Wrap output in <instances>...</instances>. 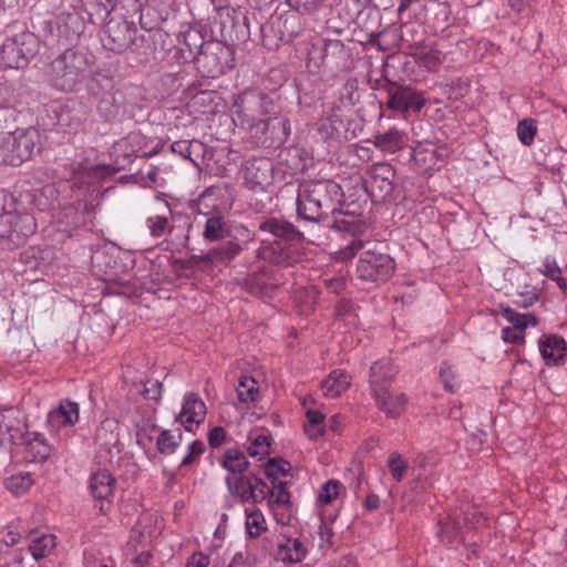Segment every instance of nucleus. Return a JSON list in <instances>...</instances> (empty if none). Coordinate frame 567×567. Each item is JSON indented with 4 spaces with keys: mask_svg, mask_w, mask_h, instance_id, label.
<instances>
[{
    "mask_svg": "<svg viewBox=\"0 0 567 567\" xmlns=\"http://www.w3.org/2000/svg\"><path fill=\"white\" fill-rule=\"evenodd\" d=\"M342 196L341 187L332 181H309L300 185L297 212L300 217L319 221L337 212Z\"/></svg>",
    "mask_w": 567,
    "mask_h": 567,
    "instance_id": "obj_1",
    "label": "nucleus"
},
{
    "mask_svg": "<svg viewBox=\"0 0 567 567\" xmlns=\"http://www.w3.org/2000/svg\"><path fill=\"white\" fill-rule=\"evenodd\" d=\"M89 66L85 52L69 48L48 64L44 75L55 90L73 92L83 81Z\"/></svg>",
    "mask_w": 567,
    "mask_h": 567,
    "instance_id": "obj_2",
    "label": "nucleus"
},
{
    "mask_svg": "<svg viewBox=\"0 0 567 567\" xmlns=\"http://www.w3.org/2000/svg\"><path fill=\"white\" fill-rule=\"evenodd\" d=\"M233 107L236 116L234 121L248 134L256 124L271 115L274 103L265 93L247 90L237 96Z\"/></svg>",
    "mask_w": 567,
    "mask_h": 567,
    "instance_id": "obj_3",
    "label": "nucleus"
},
{
    "mask_svg": "<svg viewBox=\"0 0 567 567\" xmlns=\"http://www.w3.org/2000/svg\"><path fill=\"white\" fill-rule=\"evenodd\" d=\"M40 135L34 128L9 133L0 144V164L19 166L40 151Z\"/></svg>",
    "mask_w": 567,
    "mask_h": 567,
    "instance_id": "obj_4",
    "label": "nucleus"
},
{
    "mask_svg": "<svg viewBox=\"0 0 567 567\" xmlns=\"http://www.w3.org/2000/svg\"><path fill=\"white\" fill-rule=\"evenodd\" d=\"M39 49L40 40L30 31L8 38L0 48V65L6 69H22L38 54Z\"/></svg>",
    "mask_w": 567,
    "mask_h": 567,
    "instance_id": "obj_5",
    "label": "nucleus"
},
{
    "mask_svg": "<svg viewBox=\"0 0 567 567\" xmlns=\"http://www.w3.org/2000/svg\"><path fill=\"white\" fill-rule=\"evenodd\" d=\"M248 137L256 146L276 148L282 145L290 134V121L286 116H268L256 124Z\"/></svg>",
    "mask_w": 567,
    "mask_h": 567,
    "instance_id": "obj_6",
    "label": "nucleus"
},
{
    "mask_svg": "<svg viewBox=\"0 0 567 567\" xmlns=\"http://www.w3.org/2000/svg\"><path fill=\"white\" fill-rule=\"evenodd\" d=\"M395 169L389 163H375L365 171V190L374 203L386 202L394 189Z\"/></svg>",
    "mask_w": 567,
    "mask_h": 567,
    "instance_id": "obj_7",
    "label": "nucleus"
},
{
    "mask_svg": "<svg viewBox=\"0 0 567 567\" xmlns=\"http://www.w3.org/2000/svg\"><path fill=\"white\" fill-rule=\"evenodd\" d=\"M393 258L378 250H364L357 266L358 277L365 281H384L394 271Z\"/></svg>",
    "mask_w": 567,
    "mask_h": 567,
    "instance_id": "obj_8",
    "label": "nucleus"
},
{
    "mask_svg": "<svg viewBox=\"0 0 567 567\" xmlns=\"http://www.w3.org/2000/svg\"><path fill=\"white\" fill-rule=\"evenodd\" d=\"M228 49L220 42L200 43L195 60L199 72L206 78H217L225 73Z\"/></svg>",
    "mask_w": 567,
    "mask_h": 567,
    "instance_id": "obj_9",
    "label": "nucleus"
},
{
    "mask_svg": "<svg viewBox=\"0 0 567 567\" xmlns=\"http://www.w3.org/2000/svg\"><path fill=\"white\" fill-rule=\"evenodd\" d=\"M136 33L134 23L126 20L111 19L104 28L103 45L117 54L127 53Z\"/></svg>",
    "mask_w": 567,
    "mask_h": 567,
    "instance_id": "obj_10",
    "label": "nucleus"
},
{
    "mask_svg": "<svg viewBox=\"0 0 567 567\" xmlns=\"http://www.w3.org/2000/svg\"><path fill=\"white\" fill-rule=\"evenodd\" d=\"M244 178L250 189L264 190L274 179L272 161L265 156L249 158L244 166Z\"/></svg>",
    "mask_w": 567,
    "mask_h": 567,
    "instance_id": "obj_11",
    "label": "nucleus"
},
{
    "mask_svg": "<svg viewBox=\"0 0 567 567\" xmlns=\"http://www.w3.org/2000/svg\"><path fill=\"white\" fill-rule=\"evenodd\" d=\"M258 233L261 240L268 243L269 246L274 244L279 245L280 239L295 240L301 237V234L292 224L277 218H269L261 221L258 227Z\"/></svg>",
    "mask_w": 567,
    "mask_h": 567,
    "instance_id": "obj_12",
    "label": "nucleus"
},
{
    "mask_svg": "<svg viewBox=\"0 0 567 567\" xmlns=\"http://www.w3.org/2000/svg\"><path fill=\"white\" fill-rule=\"evenodd\" d=\"M425 105V99L421 92L410 86H399L390 92L386 106L400 113H417Z\"/></svg>",
    "mask_w": 567,
    "mask_h": 567,
    "instance_id": "obj_13",
    "label": "nucleus"
},
{
    "mask_svg": "<svg viewBox=\"0 0 567 567\" xmlns=\"http://www.w3.org/2000/svg\"><path fill=\"white\" fill-rule=\"evenodd\" d=\"M94 443L99 452L111 456L120 453V425L115 419L106 417L95 429Z\"/></svg>",
    "mask_w": 567,
    "mask_h": 567,
    "instance_id": "obj_14",
    "label": "nucleus"
},
{
    "mask_svg": "<svg viewBox=\"0 0 567 567\" xmlns=\"http://www.w3.org/2000/svg\"><path fill=\"white\" fill-rule=\"evenodd\" d=\"M206 412L207 409L204 401L197 394L189 393L185 396L182 411L176 420L181 422L186 431L194 432L204 422Z\"/></svg>",
    "mask_w": 567,
    "mask_h": 567,
    "instance_id": "obj_15",
    "label": "nucleus"
},
{
    "mask_svg": "<svg viewBox=\"0 0 567 567\" xmlns=\"http://www.w3.org/2000/svg\"><path fill=\"white\" fill-rule=\"evenodd\" d=\"M375 405L388 417L396 419L405 410L406 396L404 393L393 392L391 388L372 392Z\"/></svg>",
    "mask_w": 567,
    "mask_h": 567,
    "instance_id": "obj_16",
    "label": "nucleus"
},
{
    "mask_svg": "<svg viewBox=\"0 0 567 567\" xmlns=\"http://www.w3.org/2000/svg\"><path fill=\"white\" fill-rule=\"evenodd\" d=\"M398 374V368L390 359H382L373 363L370 369L369 383L371 392L391 388Z\"/></svg>",
    "mask_w": 567,
    "mask_h": 567,
    "instance_id": "obj_17",
    "label": "nucleus"
},
{
    "mask_svg": "<svg viewBox=\"0 0 567 567\" xmlns=\"http://www.w3.org/2000/svg\"><path fill=\"white\" fill-rule=\"evenodd\" d=\"M18 227L24 228V236L33 234L35 230L34 218L30 215L16 216L11 213L0 214V241L9 239L13 243V235L18 231Z\"/></svg>",
    "mask_w": 567,
    "mask_h": 567,
    "instance_id": "obj_18",
    "label": "nucleus"
},
{
    "mask_svg": "<svg viewBox=\"0 0 567 567\" xmlns=\"http://www.w3.org/2000/svg\"><path fill=\"white\" fill-rule=\"evenodd\" d=\"M28 431L23 420L14 416L4 415L0 422V443H10L22 445L25 441Z\"/></svg>",
    "mask_w": 567,
    "mask_h": 567,
    "instance_id": "obj_19",
    "label": "nucleus"
},
{
    "mask_svg": "<svg viewBox=\"0 0 567 567\" xmlns=\"http://www.w3.org/2000/svg\"><path fill=\"white\" fill-rule=\"evenodd\" d=\"M322 58L327 63L336 66L337 69H346L351 61V51L341 40H324Z\"/></svg>",
    "mask_w": 567,
    "mask_h": 567,
    "instance_id": "obj_20",
    "label": "nucleus"
},
{
    "mask_svg": "<svg viewBox=\"0 0 567 567\" xmlns=\"http://www.w3.org/2000/svg\"><path fill=\"white\" fill-rule=\"evenodd\" d=\"M138 63L156 61L155 45L152 39V30L134 35L127 51Z\"/></svg>",
    "mask_w": 567,
    "mask_h": 567,
    "instance_id": "obj_21",
    "label": "nucleus"
},
{
    "mask_svg": "<svg viewBox=\"0 0 567 567\" xmlns=\"http://www.w3.org/2000/svg\"><path fill=\"white\" fill-rule=\"evenodd\" d=\"M254 475H228L225 480L228 492L240 499L241 503L254 504L256 494L254 492Z\"/></svg>",
    "mask_w": 567,
    "mask_h": 567,
    "instance_id": "obj_22",
    "label": "nucleus"
},
{
    "mask_svg": "<svg viewBox=\"0 0 567 567\" xmlns=\"http://www.w3.org/2000/svg\"><path fill=\"white\" fill-rule=\"evenodd\" d=\"M539 351L545 360L559 363L567 355V343L556 334L543 336L539 340Z\"/></svg>",
    "mask_w": 567,
    "mask_h": 567,
    "instance_id": "obj_23",
    "label": "nucleus"
},
{
    "mask_svg": "<svg viewBox=\"0 0 567 567\" xmlns=\"http://www.w3.org/2000/svg\"><path fill=\"white\" fill-rule=\"evenodd\" d=\"M114 485L115 480L107 471H99L90 480V491L99 501H107L113 495Z\"/></svg>",
    "mask_w": 567,
    "mask_h": 567,
    "instance_id": "obj_24",
    "label": "nucleus"
},
{
    "mask_svg": "<svg viewBox=\"0 0 567 567\" xmlns=\"http://www.w3.org/2000/svg\"><path fill=\"white\" fill-rule=\"evenodd\" d=\"M351 384L350 375L343 370L332 371L321 382V389L326 396L337 398L341 395Z\"/></svg>",
    "mask_w": 567,
    "mask_h": 567,
    "instance_id": "obj_25",
    "label": "nucleus"
},
{
    "mask_svg": "<svg viewBox=\"0 0 567 567\" xmlns=\"http://www.w3.org/2000/svg\"><path fill=\"white\" fill-rule=\"evenodd\" d=\"M79 420V404L69 399L62 400L58 409L48 415V422H59L63 426L74 425Z\"/></svg>",
    "mask_w": 567,
    "mask_h": 567,
    "instance_id": "obj_26",
    "label": "nucleus"
},
{
    "mask_svg": "<svg viewBox=\"0 0 567 567\" xmlns=\"http://www.w3.org/2000/svg\"><path fill=\"white\" fill-rule=\"evenodd\" d=\"M212 260L213 255L210 254L206 257L192 256L186 259L178 258L174 260L173 267L178 276L190 277L196 269H205Z\"/></svg>",
    "mask_w": 567,
    "mask_h": 567,
    "instance_id": "obj_27",
    "label": "nucleus"
},
{
    "mask_svg": "<svg viewBox=\"0 0 567 567\" xmlns=\"http://www.w3.org/2000/svg\"><path fill=\"white\" fill-rule=\"evenodd\" d=\"M220 464L230 474H238V476L243 475L249 466L246 455L238 449H228L225 451Z\"/></svg>",
    "mask_w": 567,
    "mask_h": 567,
    "instance_id": "obj_28",
    "label": "nucleus"
},
{
    "mask_svg": "<svg viewBox=\"0 0 567 567\" xmlns=\"http://www.w3.org/2000/svg\"><path fill=\"white\" fill-rule=\"evenodd\" d=\"M307 554V549L298 538H287L278 547V555L284 561L300 563Z\"/></svg>",
    "mask_w": 567,
    "mask_h": 567,
    "instance_id": "obj_29",
    "label": "nucleus"
},
{
    "mask_svg": "<svg viewBox=\"0 0 567 567\" xmlns=\"http://www.w3.org/2000/svg\"><path fill=\"white\" fill-rule=\"evenodd\" d=\"M55 546V536L51 534L38 533L31 534L29 549L34 559H41L48 556Z\"/></svg>",
    "mask_w": 567,
    "mask_h": 567,
    "instance_id": "obj_30",
    "label": "nucleus"
},
{
    "mask_svg": "<svg viewBox=\"0 0 567 567\" xmlns=\"http://www.w3.org/2000/svg\"><path fill=\"white\" fill-rule=\"evenodd\" d=\"M301 250H257V256L270 264L289 266L299 261Z\"/></svg>",
    "mask_w": 567,
    "mask_h": 567,
    "instance_id": "obj_31",
    "label": "nucleus"
},
{
    "mask_svg": "<svg viewBox=\"0 0 567 567\" xmlns=\"http://www.w3.org/2000/svg\"><path fill=\"white\" fill-rule=\"evenodd\" d=\"M372 142L382 152L393 154L403 147V140L399 131L390 130L383 134L375 135Z\"/></svg>",
    "mask_w": 567,
    "mask_h": 567,
    "instance_id": "obj_32",
    "label": "nucleus"
},
{
    "mask_svg": "<svg viewBox=\"0 0 567 567\" xmlns=\"http://www.w3.org/2000/svg\"><path fill=\"white\" fill-rule=\"evenodd\" d=\"M22 445L28 447L34 460H47L50 455V446L40 432H28Z\"/></svg>",
    "mask_w": 567,
    "mask_h": 567,
    "instance_id": "obj_33",
    "label": "nucleus"
},
{
    "mask_svg": "<svg viewBox=\"0 0 567 567\" xmlns=\"http://www.w3.org/2000/svg\"><path fill=\"white\" fill-rule=\"evenodd\" d=\"M306 419L307 420L303 425L305 433L307 434V436L310 440L315 441L319 436H321L324 432V429H323L324 415L320 411L309 409L306 412Z\"/></svg>",
    "mask_w": 567,
    "mask_h": 567,
    "instance_id": "obj_34",
    "label": "nucleus"
},
{
    "mask_svg": "<svg viewBox=\"0 0 567 567\" xmlns=\"http://www.w3.org/2000/svg\"><path fill=\"white\" fill-rule=\"evenodd\" d=\"M182 441V433L177 430V433L174 434L169 430H162L157 440L156 447L161 454H173L177 447L179 446Z\"/></svg>",
    "mask_w": 567,
    "mask_h": 567,
    "instance_id": "obj_35",
    "label": "nucleus"
},
{
    "mask_svg": "<svg viewBox=\"0 0 567 567\" xmlns=\"http://www.w3.org/2000/svg\"><path fill=\"white\" fill-rule=\"evenodd\" d=\"M236 391L238 400L245 403L255 402L259 394L257 381L254 378L247 375H244L239 379Z\"/></svg>",
    "mask_w": 567,
    "mask_h": 567,
    "instance_id": "obj_36",
    "label": "nucleus"
},
{
    "mask_svg": "<svg viewBox=\"0 0 567 567\" xmlns=\"http://www.w3.org/2000/svg\"><path fill=\"white\" fill-rule=\"evenodd\" d=\"M34 481L30 473L21 472L11 475L4 481V485L8 491L14 495L24 494L33 485Z\"/></svg>",
    "mask_w": 567,
    "mask_h": 567,
    "instance_id": "obj_37",
    "label": "nucleus"
},
{
    "mask_svg": "<svg viewBox=\"0 0 567 567\" xmlns=\"http://www.w3.org/2000/svg\"><path fill=\"white\" fill-rule=\"evenodd\" d=\"M152 39L155 45V59L163 60L174 48V41L167 32L161 29L152 30Z\"/></svg>",
    "mask_w": 567,
    "mask_h": 567,
    "instance_id": "obj_38",
    "label": "nucleus"
},
{
    "mask_svg": "<svg viewBox=\"0 0 567 567\" xmlns=\"http://www.w3.org/2000/svg\"><path fill=\"white\" fill-rule=\"evenodd\" d=\"M246 528L250 537L260 536L266 529V519L259 509H245Z\"/></svg>",
    "mask_w": 567,
    "mask_h": 567,
    "instance_id": "obj_39",
    "label": "nucleus"
},
{
    "mask_svg": "<svg viewBox=\"0 0 567 567\" xmlns=\"http://www.w3.org/2000/svg\"><path fill=\"white\" fill-rule=\"evenodd\" d=\"M204 238L208 241H217L225 238L227 228L221 217L213 216L207 218L203 231Z\"/></svg>",
    "mask_w": 567,
    "mask_h": 567,
    "instance_id": "obj_40",
    "label": "nucleus"
},
{
    "mask_svg": "<svg viewBox=\"0 0 567 567\" xmlns=\"http://www.w3.org/2000/svg\"><path fill=\"white\" fill-rule=\"evenodd\" d=\"M290 470V463L281 458H270L265 465V473L272 484L278 481L279 476L289 475Z\"/></svg>",
    "mask_w": 567,
    "mask_h": 567,
    "instance_id": "obj_41",
    "label": "nucleus"
},
{
    "mask_svg": "<svg viewBox=\"0 0 567 567\" xmlns=\"http://www.w3.org/2000/svg\"><path fill=\"white\" fill-rule=\"evenodd\" d=\"M113 87V81L110 76L103 73H94L89 83L87 89L89 91L95 95H102L103 93L109 92Z\"/></svg>",
    "mask_w": 567,
    "mask_h": 567,
    "instance_id": "obj_42",
    "label": "nucleus"
},
{
    "mask_svg": "<svg viewBox=\"0 0 567 567\" xmlns=\"http://www.w3.org/2000/svg\"><path fill=\"white\" fill-rule=\"evenodd\" d=\"M540 272L550 278L551 280L556 281L558 287L564 291L567 292V279L561 277V269L557 265L555 259H546L543 264V268L540 269Z\"/></svg>",
    "mask_w": 567,
    "mask_h": 567,
    "instance_id": "obj_43",
    "label": "nucleus"
},
{
    "mask_svg": "<svg viewBox=\"0 0 567 567\" xmlns=\"http://www.w3.org/2000/svg\"><path fill=\"white\" fill-rule=\"evenodd\" d=\"M536 133L537 125L533 118H524L517 125L518 140L526 146L533 144Z\"/></svg>",
    "mask_w": 567,
    "mask_h": 567,
    "instance_id": "obj_44",
    "label": "nucleus"
},
{
    "mask_svg": "<svg viewBox=\"0 0 567 567\" xmlns=\"http://www.w3.org/2000/svg\"><path fill=\"white\" fill-rule=\"evenodd\" d=\"M286 485L287 482L284 481H278L272 484V494H270L268 498L269 504H276L278 506H288L290 504V493Z\"/></svg>",
    "mask_w": 567,
    "mask_h": 567,
    "instance_id": "obj_45",
    "label": "nucleus"
},
{
    "mask_svg": "<svg viewBox=\"0 0 567 567\" xmlns=\"http://www.w3.org/2000/svg\"><path fill=\"white\" fill-rule=\"evenodd\" d=\"M502 315L516 329H525L529 321H532L534 326L536 324V320L532 315H520L509 307H502Z\"/></svg>",
    "mask_w": 567,
    "mask_h": 567,
    "instance_id": "obj_46",
    "label": "nucleus"
},
{
    "mask_svg": "<svg viewBox=\"0 0 567 567\" xmlns=\"http://www.w3.org/2000/svg\"><path fill=\"white\" fill-rule=\"evenodd\" d=\"M444 60V55L441 51L436 49H431L425 52H422L419 56L420 65L424 66L429 71H436V69L442 64Z\"/></svg>",
    "mask_w": 567,
    "mask_h": 567,
    "instance_id": "obj_47",
    "label": "nucleus"
},
{
    "mask_svg": "<svg viewBox=\"0 0 567 567\" xmlns=\"http://www.w3.org/2000/svg\"><path fill=\"white\" fill-rule=\"evenodd\" d=\"M388 466L392 477L396 482L402 481L408 470V463L403 460L401 454L398 452H392L389 456Z\"/></svg>",
    "mask_w": 567,
    "mask_h": 567,
    "instance_id": "obj_48",
    "label": "nucleus"
},
{
    "mask_svg": "<svg viewBox=\"0 0 567 567\" xmlns=\"http://www.w3.org/2000/svg\"><path fill=\"white\" fill-rule=\"evenodd\" d=\"M270 445V436L258 435L254 439L250 446L248 447V453L250 456H259L260 458H262L265 455L269 454Z\"/></svg>",
    "mask_w": 567,
    "mask_h": 567,
    "instance_id": "obj_49",
    "label": "nucleus"
},
{
    "mask_svg": "<svg viewBox=\"0 0 567 567\" xmlns=\"http://www.w3.org/2000/svg\"><path fill=\"white\" fill-rule=\"evenodd\" d=\"M146 225L152 236L159 237L168 229L169 221L166 215H154L146 219Z\"/></svg>",
    "mask_w": 567,
    "mask_h": 567,
    "instance_id": "obj_50",
    "label": "nucleus"
},
{
    "mask_svg": "<svg viewBox=\"0 0 567 567\" xmlns=\"http://www.w3.org/2000/svg\"><path fill=\"white\" fill-rule=\"evenodd\" d=\"M440 535L442 542H445L447 544H453L454 542H456L458 538V528L456 523L449 518L444 522H440Z\"/></svg>",
    "mask_w": 567,
    "mask_h": 567,
    "instance_id": "obj_51",
    "label": "nucleus"
},
{
    "mask_svg": "<svg viewBox=\"0 0 567 567\" xmlns=\"http://www.w3.org/2000/svg\"><path fill=\"white\" fill-rule=\"evenodd\" d=\"M206 447L203 441L195 440L188 445V453L183 457L182 465L189 466L205 452Z\"/></svg>",
    "mask_w": 567,
    "mask_h": 567,
    "instance_id": "obj_52",
    "label": "nucleus"
},
{
    "mask_svg": "<svg viewBox=\"0 0 567 567\" xmlns=\"http://www.w3.org/2000/svg\"><path fill=\"white\" fill-rule=\"evenodd\" d=\"M339 482L331 480L324 483L319 493V501L323 504H330L337 496Z\"/></svg>",
    "mask_w": 567,
    "mask_h": 567,
    "instance_id": "obj_53",
    "label": "nucleus"
},
{
    "mask_svg": "<svg viewBox=\"0 0 567 567\" xmlns=\"http://www.w3.org/2000/svg\"><path fill=\"white\" fill-rule=\"evenodd\" d=\"M514 303L522 308H528L538 300V295L535 289H526L522 292L513 295Z\"/></svg>",
    "mask_w": 567,
    "mask_h": 567,
    "instance_id": "obj_54",
    "label": "nucleus"
},
{
    "mask_svg": "<svg viewBox=\"0 0 567 567\" xmlns=\"http://www.w3.org/2000/svg\"><path fill=\"white\" fill-rule=\"evenodd\" d=\"M254 492L256 494V502L254 504H259L269 498V495L272 494L271 487L267 485V483L260 477L254 475Z\"/></svg>",
    "mask_w": 567,
    "mask_h": 567,
    "instance_id": "obj_55",
    "label": "nucleus"
},
{
    "mask_svg": "<svg viewBox=\"0 0 567 567\" xmlns=\"http://www.w3.org/2000/svg\"><path fill=\"white\" fill-rule=\"evenodd\" d=\"M289 6L301 13H311L316 11L322 0H287Z\"/></svg>",
    "mask_w": 567,
    "mask_h": 567,
    "instance_id": "obj_56",
    "label": "nucleus"
},
{
    "mask_svg": "<svg viewBox=\"0 0 567 567\" xmlns=\"http://www.w3.org/2000/svg\"><path fill=\"white\" fill-rule=\"evenodd\" d=\"M153 11V7L147 3L140 6V24L145 31L156 29V20L152 18Z\"/></svg>",
    "mask_w": 567,
    "mask_h": 567,
    "instance_id": "obj_57",
    "label": "nucleus"
},
{
    "mask_svg": "<svg viewBox=\"0 0 567 567\" xmlns=\"http://www.w3.org/2000/svg\"><path fill=\"white\" fill-rule=\"evenodd\" d=\"M163 391V384L161 381H147L144 384V389L142 391V394L150 400L159 401L162 396Z\"/></svg>",
    "mask_w": 567,
    "mask_h": 567,
    "instance_id": "obj_58",
    "label": "nucleus"
},
{
    "mask_svg": "<svg viewBox=\"0 0 567 567\" xmlns=\"http://www.w3.org/2000/svg\"><path fill=\"white\" fill-rule=\"evenodd\" d=\"M227 433L223 426H214L208 433V444L212 449L219 447L226 440Z\"/></svg>",
    "mask_w": 567,
    "mask_h": 567,
    "instance_id": "obj_59",
    "label": "nucleus"
},
{
    "mask_svg": "<svg viewBox=\"0 0 567 567\" xmlns=\"http://www.w3.org/2000/svg\"><path fill=\"white\" fill-rule=\"evenodd\" d=\"M523 330L512 327H505L502 330V338L505 342L519 343L523 341Z\"/></svg>",
    "mask_w": 567,
    "mask_h": 567,
    "instance_id": "obj_60",
    "label": "nucleus"
},
{
    "mask_svg": "<svg viewBox=\"0 0 567 567\" xmlns=\"http://www.w3.org/2000/svg\"><path fill=\"white\" fill-rule=\"evenodd\" d=\"M184 42L188 47L189 51L193 52V45L198 50L200 43H204L200 33L196 30H187L184 33Z\"/></svg>",
    "mask_w": 567,
    "mask_h": 567,
    "instance_id": "obj_61",
    "label": "nucleus"
},
{
    "mask_svg": "<svg viewBox=\"0 0 567 567\" xmlns=\"http://www.w3.org/2000/svg\"><path fill=\"white\" fill-rule=\"evenodd\" d=\"M193 146V142L188 141H176L172 144L171 148L174 153L182 155L184 158L190 157V147Z\"/></svg>",
    "mask_w": 567,
    "mask_h": 567,
    "instance_id": "obj_62",
    "label": "nucleus"
},
{
    "mask_svg": "<svg viewBox=\"0 0 567 567\" xmlns=\"http://www.w3.org/2000/svg\"><path fill=\"white\" fill-rule=\"evenodd\" d=\"M209 566V557L204 555L203 553L193 554L186 567H208Z\"/></svg>",
    "mask_w": 567,
    "mask_h": 567,
    "instance_id": "obj_63",
    "label": "nucleus"
},
{
    "mask_svg": "<svg viewBox=\"0 0 567 567\" xmlns=\"http://www.w3.org/2000/svg\"><path fill=\"white\" fill-rule=\"evenodd\" d=\"M228 567H251V565L243 553H236Z\"/></svg>",
    "mask_w": 567,
    "mask_h": 567,
    "instance_id": "obj_64",
    "label": "nucleus"
}]
</instances>
